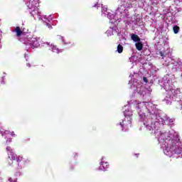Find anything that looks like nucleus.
Returning <instances> with one entry per match:
<instances>
[{
	"label": "nucleus",
	"mask_w": 182,
	"mask_h": 182,
	"mask_svg": "<svg viewBox=\"0 0 182 182\" xmlns=\"http://www.w3.org/2000/svg\"><path fill=\"white\" fill-rule=\"evenodd\" d=\"M6 150L7 151L8 156L6 163V164H8V166H12L15 160H16L17 163H21V161H22L23 164H27V163H29V161H31V160H29L28 159H25L22 156H17L16 154L14 152V149H12L11 146H7Z\"/></svg>",
	"instance_id": "obj_1"
},
{
	"label": "nucleus",
	"mask_w": 182,
	"mask_h": 182,
	"mask_svg": "<svg viewBox=\"0 0 182 182\" xmlns=\"http://www.w3.org/2000/svg\"><path fill=\"white\" fill-rule=\"evenodd\" d=\"M38 4V0H29L28 2H27V6L29 9H35Z\"/></svg>",
	"instance_id": "obj_2"
},
{
	"label": "nucleus",
	"mask_w": 182,
	"mask_h": 182,
	"mask_svg": "<svg viewBox=\"0 0 182 182\" xmlns=\"http://www.w3.org/2000/svg\"><path fill=\"white\" fill-rule=\"evenodd\" d=\"M1 136H6V137H9V136H15V132L9 131H0Z\"/></svg>",
	"instance_id": "obj_3"
},
{
	"label": "nucleus",
	"mask_w": 182,
	"mask_h": 182,
	"mask_svg": "<svg viewBox=\"0 0 182 182\" xmlns=\"http://www.w3.org/2000/svg\"><path fill=\"white\" fill-rule=\"evenodd\" d=\"M100 165L102 166H100V168L101 170H103L104 171H106V170H107V168H109V167L110 166L108 162H105V161L100 162Z\"/></svg>",
	"instance_id": "obj_4"
},
{
	"label": "nucleus",
	"mask_w": 182,
	"mask_h": 182,
	"mask_svg": "<svg viewBox=\"0 0 182 182\" xmlns=\"http://www.w3.org/2000/svg\"><path fill=\"white\" fill-rule=\"evenodd\" d=\"M131 39L134 42H140V41H141L140 37H139V36H137V34H132L131 36Z\"/></svg>",
	"instance_id": "obj_5"
},
{
	"label": "nucleus",
	"mask_w": 182,
	"mask_h": 182,
	"mask_svg": "<svg viewBox=\"0 0 182 182\" xmlns=\"http://www.w3.org/2000/svg\"><path fill=\"white\" fill-rule=\"evenodd\" d=\"M136 49L137 50H143V43L141 41H138L135 43Z\"/></svg>",
	"instance_id": "obj_6"
},
{
	"label": "nucleus",
	"mask_w": 182,
	"mask_h": 182,
	"mask_svg": "<svg viewBox=\"0 0 182 182\" xmlns=\"http://www.w3.org/2000/svg\"><path fill=\"white\" fill-rule=\"evenodd\" d=\"M14 32H16V36H21L23 33V31L21 30L19 26L15 28Z\"/></svg>",
	"instance_id": "obj_7"
},
{
	"label": "nucleus",
	"mask_w": 182,
	"mask_h": 182,
	"mask_svg": "<svg viewBox=\"0 0 182 182\" xmlns=\"http://www.w3.org/2000/svg\"><path fill=\"white\" fill-rule=\"evenodd\" d=\"M117 52H118V53H123V46L119 44L117 46Z\"/></svg>",
	"instance_id": "obj_8"
},
{
	"label": "nucleus",
	"mask_w": 182,
	"mask_h": 182,
	"mask_svg": "<svg viewBox=\"0 0 182 182\" xmlns=\"http://www.w3.org/2000/svg\"><path fill=\"white\" fill-rule=\"evenodd\" d=\"M5 139H6V142L4 143V146H8L9 143H12V139L9 138V136H6Z\"/></svg>",
	"instance_id": "obj_9"
},
{
	"label": "nucleus",
	"mask_w": 182,
	"mask_h": 182,
	"mask_svg": "<svg viewBox=\"0 0 182 182\" xmlns=\"http://www.w3.org/2000/svg\"><path fill=\"white\" fill-rule=\"evenodd\" d=\"M173 31L174 33L177 34L180 31V27H178V26H175L173 28Z\"/></svg>",
	"instance_id": "obj_10"
},
{
	"label": "nucleus",
	"mask_w": 182,
	"mask_h": 182,
	"mask_svg": "<svg viewBox=\"0 0 182 182\" xmlns=\"http://www.w3.org/2000/svg\"><path fill=\"white\" fill-rule=\"evenodd\" d=\"M51 49H52V52H54L55 53H59V48H58L56 46H53Z\"/></svg>",
	"instance_id": "obj_11"
},
{
	"label": "nucleus",
	"mask_w": 182,
	"mask_h": 182,
	"mask_svg": "<svg viewBox=\"0 0 182 182\" xmlns=\"http://www.w3.org/2000/svg\"><path fill=\"white\" fill-rule=\"evenodd\" d=\"M24 44L26 45V46H32V42L31 41V39L28 40H24Z\"/></svg>",
	"instance_id": "obj_12"
},
{
	"label": "nucleus",
	"mask_w": 182,
	"mask_h": 182,
	"mask_svg": "<svg viewBox=\"0 0 182 182\" xmlns=\"http://www.w3.org/2000/svg\"><path fill=\"white\" fill-rule=\"evenodd\" d=\"M175 153H177V154H180V153H181V148H180L179 150L175 149Z\"/></svg>",
	"instance_id": "obj_13"
},
{
	"label": "nucleus",
	"mask_w": 182,
	"mask_h": 182,
	"mask_svg": "<svg viewBox=\"0 0 182 182\" xmlns=\"http://www.w3.org/2000/svg\"><path fill=\"white\" fill-rule=\"evenodd\" d=\"M143 80H144V82L145 83H147V82H149V80H147V77H143Z\"/></svg>",
	"instance_id": "obj_14"
},
{
	"label": "nucleus",
	"mask_w": 182,
	"mask_h": 182,
	"mask_svg": "<svg viewBox=\"0 0 182 182\" xmlns=\"http://www.w3.org/2000/svg\"><path fill=\"white\" fill-rule=\"evenodd\" d=\"M147 129H149V130H150V132H151V133H153V127H151V126H148Z\"/></svg>",
	"instance_id": "obj_15"
},
{
	"label": "nucleus",
	"mask_w": 182,
	"mask_h": 182,
	"mask_svg": "<svg viewBox=\"0 0 182 182\" xmlns=\"http://www.w3.org/2000/svg\"><path fill=\"white\" fill-rule=\"evenodd\" d=\"M119 124H120L121 127H122V128L124 127V124L123 123V122H120Z\"/></svg>",
	"instance_id": "obj_16"
},
{
	"label": "nucleus",
	"mask_w": 182,
	"mask_h": 182,
	"mask_svg": "<svg viewBox=\"0 0 182 182\" xmlns=\"http://www.w3.org/2000/svg\"><path fill=\"white\" fill-rule=\"evenodd\" d=\"M47 26H48L49 29H52V26H50V24L47 23Z\"/></svg>",
	"instance_id": "obj_17"
},
{
	"label": "nucleus",
	"mask_w": 182,
	"mask_h": 182,
	"mask_svg": "<svg viewBox=\"0 0 182 182\" xmlns=\"http://www.w3.org/2000/svg\"><path fill=\"white\" fill-rule=\"evenodd\" d=\"M159 55H160V56H164V53H163V52H161V51H160Z\"/></svg>",
	"instance_id": "obj_18"
},
{
	"label": "nucleus",
	"mask_w": 182,
	"mask_h": 182,
	"mask_svg": "<svg viewBox=\"0 0 182 182\" xmlns=\"http://www.w3.org/2000/svg\"><path fill=\"white\" fill-rule=\"evenodd\" d=\"M9 182H14V181H12V178H9Z\"/></svg>",
	"instance_id": "obj_19"
},
{
	"label": "nucleus",
	"mask_w": 182,
	"mask_h": 182,
	"mask_svg": "<svg viewBox=\"0 0 182 182\" xmlns=\"http://www.w3.org/2000/svg\"><path fill=\"white\" fill-rule=\"evenodd\" d=\"M27 66H29V68H31V64H27Z\"/></svg>",
	"instance_id": "obj_20"
}]
</instances>
